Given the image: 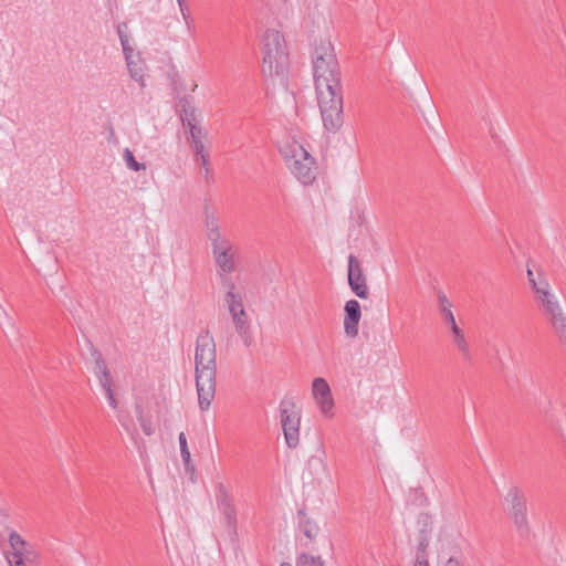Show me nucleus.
Listing matches in <instances>:
<instances>
[{
	"mask_svg": "<svg viewBox=\"0 0 566 566\" xmlns=\"http://www.w3.org/2000/svg\"><path fill=\"white\" fill-rule=\"evenodd\" d=\"M322 413L325 415L326 417H332L333 416V407H334V400H333V397H332V392L328 394L327 396H324L322 398H317L315 399Z\"/></svg>",
	"mask_w": 566,
	"mask_h": 566,
	"instance_id": "obj_25",
	"label": "nucleus"
},
{
	"mask_svg": "<svg viewBox=\"0 0 566 566\" xmlns=\"http://www.w3.org/2000/svg\"><path fill=\"white\" fill-rule=\"evenodd\" d=\"M181 120L182 125L189 128V134L187 136L188 143L201 140L206 137V133L202 130V128L193 123L195 118H188L181 115Z\"/></svg>",
	"mask_w": 566,
	"mask_h": 566,
	"instance_id": "obj_18",
	"label": "nucleus"
},
{
	"mask_svg": "<svg viewBox=\"0 0 566 566\" xmlns=\"http://www.w3.org/2000/svg\"><path fill=\"white\" fill-rule=\"evenodd\" d=\"M223 285L228 287V291L224 295V302L230 314L239 311V308H244L241 294L235 292L234 282H232L230 279H224Z\"/></svg>",
	"mask_w": 566,
	"mask_h": 566,
	"instance_id": "obj_14",
	"label": "nucleus"
},
{
	"mask_svg": "<svg viewBox=\"0 0 566 566\" xmlns=\"http://www.w3.org/2000/svg\"><path fill=\"white\" fill-rule=\"evenodd\" d=\"M296 566H324V562L321 556L302 553L296 558Z\"/></svg>",
	"mask_w": 566,
	"mask_h": 566,
	"instance_id": "obj_23",
	"label": "nucleus"
},
{
	"mask_svg": "<svg viewBox=\"0 0 566 566\" xmlns=\"http://www.w3.org/2000/svg\"><path fill=\"white\" fill-rule=\"evenodd\" d=\"M178 6L187 27L190 28V25L192 24V19L185 0H178Z\"/></svg>",
	"mask_w": 566,
	"mask_h": 566,
	"instance_id": "obj_34",
	"label": "nucleus"
},
{
	"mask_svg": "<svg viewBox=\"0 0 566 566\" xmlns=\"http://www.w3.org/2000/svg\"><path fill=\"white\" fill-rule=\"evenodd\" d=\"M125 55L127 69L129 75L133 80L139 83L142 87L145 86L144 82V72H145V63L140 60L139 54H135L134 50L130 49L129 52H123Z\"/></svg>",
	"mask_w": 566,
	"mask_h": 566,
	"instance_id": "obj_12",
	"label": "nucleus"
},
{
	"mask_svg": "<svg viewBox=\"0 0 566 566\" xmlns=\"http://www.w3.org/2000/svg\"><path fill=\"white\" fill-rule=\"evenodd\" d=\"M450 329L452 334V343L460 353L463 361L465 364H471L473 356L470 345L464 337L463 331L458 325L451 326Z\"/></svg>",
	"mask_w": 566,
	"mask_h": 566,
	"instance_id": "obj_13",
	"label": "nucleus"
},
{
	"mask_svg": "<svg viewBox=\"0 0 566 566\" xmlns=\"http://www.w3.org/2000/svg\"><path fill=\"white\" fill-rule=\"evenodd\" d=\"M438 301L443 322L450 327L457 325L454 315L451 311V302L447 298V296L443 293H440L438 295Z\"/></svg>",
	"mask_w": 566,
	"mask_h": 566,
	"instance_id": "obj_17",
	"label": "nucleus"
},
{
	"mask_svg": "<svg viewBox=\"0 0 566 566\" xmlns=\"http://www.w3.org/2000/svg\"><path fill=\"white\" fill-rule=\"evenodd\" d=\"M97 377H98L102 388L104 389V392L108 400L109 406L113 409H116L118 406V402H117V399L115 398V394L113 390V378L111 376L109 370L97 375Z\"/></svg>",
	"mask_w": 566,
	"mask_h": 566,
	"instance_id": "obj_16",
	"label": "nucleus"
},
{
	"mask_svg": "<svg viewBox=\"0 0 566 566\" xmlns=\"http://www.w3.org/2000/svg\"><path fill=\"white\" fill-rule=\"evenodd\" d=\"M536 293L539 295L538 298L556 334L560 339L566 340V317L558 303L553 300L546 289H536Z\"/></svg>",
	"mask_w": 566,
	"mask_h": 566,
	"instance_id": "obj_7",
	"label": "nucleus"
},
{
	"mask_svg": "<svg viewBox=\"0 0 566 566\" xmlns=\"http://www.w3.org/2000/svg\"><path fill=\"white\" fill-rule=\"evenodd\" d=\"M348 284L353 293L361 300L369 297V289L359 260L350 254L348 256Z\"/></svg>",
	"mask_w": 566,
	"mask_h": 566,
	"instance_id": "obj_10",
	"label": "nucleus"
},
{
	"mask_svg": "<svg viewBox=\"0 0 566 566\" xmlns=\"http://www.w3.org/2000/svg\"><path fill=\"white\" fill-rule=\"evenodd\" d=\"M136 413L143 432L146 436H151L155 432V428L150 419L144 416V411L140 405H136Z\"/></svg>",
	"mask_w": 566,
	"mask_h": 566,
	"instance_id": "obj_22",
	"label": "nucleus"
},
{
	"mask_svg": "<svg viewBox=\"0 0 566 566\" xmlns=\"http://www.w3.org/2000/svg\"><path fill=\"white\" fill-rule=\"evenodd\" d=\"M178 440H179V446H180L181 459L187 461L190 458V452L188 450L187 439H186V436L184 432L179 433Z\"/></svg>",
	"mask_w": 566,
	"mask_h": 566,
	"instance_id": "obj_32",
	"label": "nucleus"
},
{
	"mask_svg": "<svg viewBox=\"0 0 566 566\" xmlns=\"http://www.w3.org/2000/svg\"><path fill=\"white\" fill-rule=\"evenodd\" d=\"M9 544L14 551L13 553H24L27 542L17 532L13 531L9 534Z\"/></svg>",
	"mask_w": 566,
	"mask_h": 566,
	"instance_id": "obj_27",
	"label": "nucleus"
},
{
	"mask_svg": "<svg viewBox=\"0 0 566 566\" xmlns=\"http://www.w3.org/2000/svg\"><path fill=\"white\" fill-rule=\"evenodd\" d=\"M182 462H184V465H185V470H186L187 472H189V471L193 472V471H195V465H193V463H192V461H191V457H190V458H189V460H187V461H186V460H182Z\"/></svg>",
	"mask_w": 566,
	"mask_h": 566,
	"instance_id": "obj_36",
	"label": "nucleus"
},
{
	"mask_svg": "<svg viewBox=\"0 0 566 566\" xmlns=\"http://www.w3.org/2000/svg\"><path fill=\"white\" fill-rule=\"evenodd\" d=\"M262 73L268 76L280 75L289 62L287 45L283 34L268 29L262 36Z\"/></svg>",
	"mask_w": 566,
	"mask_h": 566,
	"instance_id": "obj_3",
	"label": "nucleus"
},
{
	"mask_svg": "<svg viewBox=\"0 0 566 566\" xmlns=\"http://www.w3.org/2000/svg\"><path fill=\"white\" fill-rule=\"evenodd\" d=\"M444 566H463L458 559L449 558Z\"/></svg>",
	"mask_w": 566,
	"mask_h": 566,
	"instance_id": "obj_39",
	"label": "nucleus"
},
{
	"mask_svg": "<svg viewBox=\"0 0 566 566\" xmlns=\"http://www.w3.org/2000/svg\"><path fill=\"white\" fill-rule=\"evenodd\" d=\"M316 98L326 130L336 133L344 123L342 73L329 40L321 41L312 53Z\"/></svg>",
	"mask_w": 566,
	"mask_h": 566,
	"instance_id": "obj_1",
	"label": "nucleus"
},
{
	"mask_svg": "<svg viewBox=\"0 0 566 566\" xmlns=\"http://www.w3.org/2000/svg\"><path fill=\"white\" fill-rule=\"evenodd\" d=\"M312 392L315 399L331 394V388L324 378H315L312 384Z\"/></svg>",
	"mask_w": 566,
	"mask_h": 566,
	"instance_id": "obj_21",
	"label": "nucleus"
},
{
	"mask_svg": "<svg viewBox=\"0 0 566 566\" xmlns=\"http://www.w3.org/2000/svg\"><path fill=\"white\" fill-rule=\"evenodd\" d=\"M242 340H243V344L248 347L251 345V342H252V336H251V327L249 329H247L245 333H238Z\"/></svg>",
	"mask_w": 566,
	"mask_h": 566,
	"instance_id": "obj_35",
	"label": "nucleus"
},
{
	"mask_svg": "<svg viewBox=\"0 0 566 566\" xmlns=\"http://www.w3.org/2000/svg\"><path fill=\"white\" fill-rule=\"evenodd\" d=\"M216 502L218 510L222 513L226 526L230 534L237 532V510L232 495L223 483L216 485Z\"/></svg>",
	"mask_w": 566,
	"mask_h": 566,
	"instance_id": "obj_8",
	"label": "nucleus"
},
{
	"mask_svg": "<svg viewBox=\"0 0 566 566\" xmlns=\"http://www.w3.org/2000/svg\"><path fill=\"white\" fill-rule=\"evenodd\" d=\"M212 254L219 273L230 274L237 270L239 255L232 241L217 247L212 250Z\"/></svg>",
	"mask_w": 566,
	"mask_h": 566,
	"instance_id": "obj_9",
	"label": "nucleus"
},
{
	"mask_svg": "<svg viewBox=\"0 0 566 566\" xmlns=\"http://www.w3.org/2000/svg\"><path fill=\"white\" fill-rule=\"evenodd\" d=\"M429 546V541L426 535H420L418 546H417V556L415 566H429L427 558V548Z\"/></svg>",
	"mask_w": 566,
	"mask_h": 566,
	"instance_id": "obj_20",
	"label": "nucleus"
},
{
	"mask_svg": "<svg viewBox=\"0 0 566 566\" xmlns=\"http://www.w3.org/2000/svg\"><path fill=\"white\" fill-rule=\"evenodd\" d=\"M207 237L211 242L212 250L216 249L217 247L224 244L226 242L231 241L230 239L221 235L220 227L210 228L209 231L207 232Z\"/></svg>",
	"mask_w": 566,
	"mask_h": 566,
	"instance_id": "obj_24",
	"label": "nucleus"
},
{
	"mask_svg": "<svg viewBox=\"0 0 566 566\" xmlns=\"http://www.w3.org/2000/svg\"><path fill=\"white\" fill-rule=\"evenodd\" d=\"M280 566H292V564L284 562V563H281Z\"/></svg>",
	"mask_w": 566,
	"mask_h": 566,
	"instance_id": "obj_40",
	"label": "nucleus"
},
{
	"mask_svg": "<svg viewBox=\"0 0 566 566\" xmlns=\"http://www.w3.org/2000/svg\"><path fill=\"white\" fill-rule=\"evenodd\" d=\"M195 378L199 408L206 411L216 396L217 347L209 329L201 331L196 338Z\"/></svg>",
	"mask_w": 566,
	"mask_h": 566,
	"instance_id": "obj_2",
	"label": "nucleus"
},
{
	"mask_svg": "<svg viewBox=\"0 0 566 566\" xmlns=\"http://www.w3.org/2000/svg\"><path fill=\"white\" fill-rule=\"evenodd\" d=\"M291 156H286V164L291 172L303 184L311 185L316 178L315 159L298 144L291 146Z\"/></svg>",
	"mask_w": 566,
	"mask_h": 566,
	"instance_id": "obj_5",
	"label": "nucleus"
},
{
	"mask_svg": "<svg viewBox=\"0 0 566 566\" xmlns=\"http://www.w3.org/2000/svg\"><path fill=\"white\" fill-rule=\"evenodd\" d=\"M22 552L20 553H12L11 555H7V560L10 566H25L24 559H23Z\"/></svg>",
	"mask_w": 566,
	"mask_h": 566,
	"instance_id": "obj_33",
	"label": "nucleus"
},
{
	"mask_svg": "<svg viewBox=\"0 0 566 566\" xmlns=\"http://www.w3.org/2000/svg\"><path fill=\"white\" fill-rule=\"evenodd\" d=\"M297 516H298V528L301 530V532L311 542L314 541L319 533L318 525L307 516V514L305 513L304 510H298Z\"/></svg>",
	"mask_w": 566,
	"mask_h": 566,
	"instance_id": "obj_15",
	"label": "nucleus"
},
{
	"mask_svg": "<svg viewBox=\"0 0 566 566\" xmlns=\"http://www.w3.org/2000/svg\"><path fill=\"white\" fill-rule=\"evenodd\" d=\"M281 424L289 448L295 449L300 443L301 413L293 400H282L280 403Z\"/></svg>",
	"mask_w": 566,
	"mask_h": 566,
	"instance_id": "obj_6",
	"label": "nucleus"
},
{
	"mask_svg": "<svg viewBox=\"0 0 566 566\" xmlns=\"http://www.w3.org/2000/svg\"><path fill=\"white\" fill-rule=\"evenodd\" d=\"M210 228H219L218 221L216 219H207V232Z\"/></svg>",
	"mask_w": 566,
	"mask_h": 566,
	"instance_id": "obj_37",
	"label": "nucleus"
},
{
	"mask_svg": "<svg viewBox=\"0 0 566 566\" xmlns=\"http://www.w3.org/2000/svg\"><path fill=\"white\" fill-rule=\"evenodd\" d=\"M344 317V332L347 337L356 338L358 336V325L361 318V308L357 300H349L346 302Z\"/></svg>",
	"mask_w": 566,
	"mask_h": 566,
	"instance_id": "obj_11",
	"label": "nucleus"
},
{
	"mask_svg": "<svg viewBox=\"0 0 566 566\" xmlns=\"http://www.w3.org/2000/svg\"><path fill=\"white\" fill-rule=\"evenodd\" d=\"M527 276H528V280L532 283L535 291H536V289H542L541 286H537L536 282L533 277V272L530 269L527 270Z\"/></svg>",
	"mask_w": 566,
	"mask_h": 566,
	"instance_id": "obj_38",
	"label": "nucleus"
},
{
	"mask_svg": "<svg viewBox=\"0 0 566 566\" xmlns=\"http://www.w3.org/2000/svg\"><path fill=\"white\" fill-rule=\"evenodd\" d=\"M124 159L127 165V167L134 171L145 170L146 165L140 164L135 159L134 154L129 149H125L124 151Z\"/></svg>",
	"mask_w": 566,
	"mask_h": 566,
	"instance_id": "obj_28",
	"label": "nucleus"
},
{
	"mask_svg": "<svg viewBox=\"0 0 566 566\" xmlns=\"http://www.w3.org/2000/svg\"><path fill=\"white\" fill-rule=\"evenodd\" d=\"M123 28L126 29L127 24L126 23L119 24L117 27V33H118V36L120 40L123 52H125V51L129 52V50L133 48L129 45L128 36H127L126 32L123 30Z\"/></svg>",
	"mask_w": 566,
	"mask_h": 566,
	"instance_id": "obj_31",
	"label": "nucleus"
},
{
	"mask_svg": "<svg viewBox=\"0 0 566 566\" xmlns=\"http://www.w3.org/2000/svg\"><path fill=\"white\" fill-rule=\"evenodd\" d=\"M209 159H210V156H202V158H200L198 161L203 170V177H205L206 181H208V182L211 181L212 177H213V172H212Z\"/></svg>",
	"mask_w": 566,
	"mask_h": 566,
	"instance_id": "obj_30",
	"label": "nucleus"
},
{
	"mask_svg": "<svg viewBox=\"0 0 566 566\" xmlns=\"http://www.w3.org/2000/svg\"><path fill=\"white\" fill-rule=\"evenodd\" d=\"M503 510L511 518L517 531L528 533L527 501L524 491L511 485L503 500Z\"/></svg>",
	"mask_w": 566,
	"mask_h": 566,
	"instance_id": "obj_4",
	"label": "nucleus"
},
{
	"mask_svg": "<svg viewBox=\"0 0 566 566\" xmlns=\"http://www.w3.org/2000/svg\"><path fill=\"white\" fill-rule=\"evenodd\" d=\"M92 356L94 358V373L96 376L104 371H108L105 359L96 348H92Z\"/></svg>",
	"mask_w": 566,
	"mask_h": 566,
	"instance_id": "obj_26",
	"label": "nucleus"
},
{
	"mask_svg": "<svg viewBox=\"0 0 566 566\" xmlns=\"http://www.w3.org/2000/svg\"><path fill=\"white\" fill-rule=\"evenodd\" d=\"M230 315L237 333H245L250 328V322L244 308H239V311Z\"/></svg>",
	"mask_w": 566,
	"mask_h": 566,
	"instance_id": "obj_19",
	"label": "nucleus"
},
{
	"mask_svg": "<svg viewBox=\"0 0 566 566\" xmlns=\"http://www.w3.org/2000/svg\"><path fill=\"white\" fill-rule=\"evenodd\" d=\"M190 146L196 161H199L202 156H209V153L205 150L203 139L192 142L190 143Z\"/></svg>",
	"mask_w": 566,
	"mask_h": 566,
	"instance_id": "obj_29",
	"label": "nucleus"
}]
</instances>
